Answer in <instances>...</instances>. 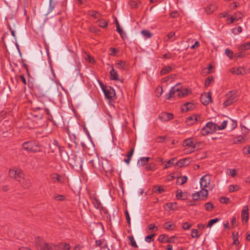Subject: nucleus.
<instances>
[{"label": "nucleus", "mask_w": 250, "mask_h": 250, "mask_svg": "<svg viewBox=\"0 0 250 250\" xmlns=\"http://www.w3.org/2000/svg\"><path fill=\"white\" fill-rule=\"evenodd\" d=\"M35 246L37 250H69L70 246L68 243H61L58 245L48 243L38 237L35 240Z\"/></svg>", "instance_id": "obj_1"}, {"label": "nucleus", "mask_w": 250, "mask_h": 250, "mask_svg": "<svg viewBox=\"0 0 250 250\" xmlns=\"http://www.w3.org/2000/svg\"><path fill=\"white\" fill-rule=\"evenodd\" d=\"M188 90L185 88H179L178 85L174 86L170 90L167 99H170L172 97L183 98L188 95Z\"/></svg>", "instance_id": "obj_2"}, {"label": "nucleus", "mask_w": 250, "mask_h": 250, "mask_svg": "<svg viewBox=\"0 0 250 250\" xmlns=\"http://www.w3.org/2000/svg\"><path fill=\"white\" fill-rule=\"evenodd\" d=\"M226 100L223 103V107H226L238 100V92L236 91H230L226 95Z\"/></svg>", "instance_id": "obj_3"}, {"label": "nucleus", "mask_w": 250, "mask_h": 250, "mask_svg": "<svg viewBox=\"0 0 250 250\" xmlns=\"http://www.w3.org/2000/svg\"><path fill=\"white\" fill-rule=\"evenodd\" d=\"M23 149L28 151L38 152L41 150V146L34 141H27L22 144Z\"/></svg>", "instance_id": "obj_4"}, {"label": "nucleus", "mask_w": 250, "mask_h": 250, "mask_svg": "<svg viewBox=\"0 0 250 250\" xmlns=\"http://www.w3.org/2000/svg\"><path fill=\"white\" fill-rule=\"evenodd\" d=\"M217 130H218L217 125L211 122H209L202 128L201 133L203 135H206L208 134H211Z\"/></svg>", "instance_id": "obj_5"}, {"label": "nucleus", "mask_w": 250, "mask_h": 250, "mask_svg": "<svg viewBox=\"0 0 250 250\" xmlns=\"http://www.w3.org/2000/svg\"><path fill=\"white\" fill-rule=\"evenodd\" d=\"M101 86L106 98L111 102L113 97L115 96L114 90L111 87H106L103 83L101 84Z\"/></svg>", "instance_id": "obj_6"}, {"label": "nucleus", "mask_w": 250, "mask_h": 250, "mask_svg": "<svg viewBox=\"0 0 250 250\" xmlns=\"http://www.w3.org/2000/svg\"><path fill=\"white\" fill-rule=\"evenodd\" d=\"M54 145L59 150L60 156L62 158V160L63 161H67L69 160V156L67 152L64 150L63 147H62L59 146V144L57 141H54Z\"/></svg>", "instance_id": "obj_7"}, {"label": "nucleus", "mask_w": 250, "mask_h": 250, "mask_svg": "<svg viewBox=\"0 0 250 250\" xmlns=\"http://www.w3.org/2000/svg\"><path fill=\"white\" fill-rule=\"evenodd\" d=\"M210 177L209 175L203 176L200 179L201 188H208L210 185Z\"/></svg>", "instance_id": "obj_8"}, {"label": "nucleus", "mask_w": 250, "mask_h": 250, "mask_svg": "<svg viewBox=\"0 0 250 250\" xmlns=\"http://www.w3.org/2000/svg\"><path fill=\"white\" fill-rule=\"evenodd\" d=\"M200 145V143L196 142L194 143L191 140V138H188L185 140L183 142V146L184 147L189 146L192 149H195L199 147Z\"/></svg>", "instance_id": "obj_9"}, {"label": "nucleus", "mask_w": 250, "mask_h": 250, "mask_svg": "<svg viewBox=\"0 0 250 250\" xmlns=\"http://www.w3.org/2000/svg\"><path fill=\"white\" fill-rule=\"evenodd\" d=\"M176 237L174 236L168 237L167 235L161 234L158 238V241L161 243H175L174 239Z\"/></svg>", "instance_id": "obj_10"}, {"label": "nucleus", "mask_w": 250, "mask_h": 250, "mask_svg": "<svg viewBox=\"0 0 250 250\" xmlns=\"http://www.w3.org/2000/svg\"><path fill=\"white\" fill-rule=\"evenodd\" d=\"M200 100L204 105H208L211 102V96L209 92L202 94L200 97Z\"/></svg>", "instance_id": "obj_11"}, {"label": "nucleus", "mask_w": 250, "mask_h": 250, "mask_svg": "<svg viewBox=\"0 0 250 250\" xmlns=\"http://www.w3.org/2000/svg\"><path fill=\"white\" fill-rule=\"evenodd\" d=\"M173 117V115L172 114L167 112H163L161 113L159 118L161 120L162 122H167L171 119H172Z\"/></svg>", "instance_id": "obj_12"}, {"label": "nucleus", "mask_w": 250, "mask_h": 250, "mask_svg": "<svg viewBox=\"0 0 250 250\" xmlns=\"http://www.w3.org/2000/svg\"><path fill=\"white\" fill-rule=\"evenodd\" d=\"M200 116L198 115H192L188 116L186 119V123L188 125H191L197 122Z\"/></svg>", "instance_id": "obj_13"}, {"label": "nucleus", "mask_w": 250, "mask_h": 250, "mask_svg": "<svg viewBox=\"0 0 250 250\" xmlns=\"http://www.w3.org/2000/svg\"><path fill=\"white\" fill-rule=\"evenodd\" d=\"M248 206H245L243 208L241 213V217L243 222H247L249 220Z\"/></svg>", "instance_id": "obj_14"}, {"label": "nucleus", "mask_w": 250, "mask_h": 250, "mask_svg": "<svg viewBox=\"0 0 250 250\" xmlns=\"http://www.w3.org/2000/svg\"><path fill=\"white\" fill-rule=\"evenodd\" d=\"M51 179L54 182H59L62 183L63 180L62 176L57 173H52L50 175Z\"/></svg>", "instance_id": "obj_15"}, {"label": "nucleus", "mask_w": 250, "mask_h": 250, "mask_svg": "<svg viewBox=\"0 0 250 250\" xmlns=\"http://www.w3.org/2000/svg\"><path fill=\"white\" fill-rule=\"evenodd\" d=\"M150 159L149 157H141L137 162V165L139 167L146 166Z\"/></svg>", "instance_id": "obj_16"}, {"label": "nucleus", "mask_w": 250, "mask_h": 250, "mask_svg": "<svg viewBox=\"0 0 250 250\" xmlns=\"http://www.w3.org/2000/svg\"><path fill=\"white\" fill-rule=\"evenodd\" d=\"M165 191V189L162 186H155L152 188V191L156 194H161Z\"/></svg>", "instance_id": "obj_17"}, {"label": "nucleus", "mask_w": 250, "mask_h": 250, "mask_svg": "<svg viewBox=\"0 0 250 250\" xmlns=\"http://www.w3.org/2000/svg\"><path fill=\"white\" fill-rule=\"evenodd\" d=\"M24 174L21 169L16 168V173L15 174V179L17 181H20V179L23 178Z\"/></svg>", "instance_id": "obj_18"}, {"label": "nucleus", "mask_w": 250, "mask_h": 250, "mask_svg": "<svg viewBox=\"0 0 250 250\" xmlns=\"http://www.w3.org/2000/svg\"><path fill=\"white\" fill-rule=\"evenodd\" d=\"M110 79L112 80H119L118 74L117 72L112 67V69L110 71Z\"/></svg>", "instance_id": "obj_19"}, {"label": "nucleus", "mask_w": 250, "mask_h": 250, "mask_svg": "<svg viewBox=\"0 0 250 250\" xmlns=\"http://www.w3.org/2000/svg\"><path fill=\"white\" fill-rule=\"evenodd\" d=\"M87 14L94 19H98L102 16L99 12L92 10H89L87 12Z\"/></svg>", "instance_id": "obj_20"}, {"label": "nucleus", "mask_w": 250, "mask_h": 250, "mask_svg": "<svg viewBox=\"0 0 250 250\" xmlns=\"http://www.w3.org/2000/svg\"><path fill=\"white\" fill-rule=\"evenodd\" d=\"M188 177L186 176L178 177L176 179V183L178 185H182L187 181Z\"/></svg>", "instance_id": "obj_21"}, {"label": "nucleus", "mask_w": 250, "mask_h": 250, "mask_svg": "<svg viewBox=\"0 0 250 250\" xmlns=\"http://www.w3.org/2000/svg\"><path fill=\"white\" fill-rule=\"evenodd\" d=\"M22 179H23V181L21 185L23 188H27L31 187V183L29 179L25 178L24 176Z\"/></svg>", "instance_id": "obj_22"}, {"label": "nucleus", "mask_w": 250, "mask_h": 250, "mask_svg": "<svg viewBox=\"0 0 250 250\" xmlns=\"http://www.w3.org/2000/svg\"><path fill=\"white\" fill-rule=\"evenodd\" d=\"M92 203L95 208L97 209H100L102 208L100 201L96 197H94L92 199Z\"/></svg>", "instance_id": "obj_23"}, {"label": "nucleus", "mask_w": 250, "mask_h": 250, "mask_svg": "<svg viewBox=\"0 0 250 250\" xmlns=\"http://www.w3.org/2000/svg\"><path fill=\"white\" fill-rule=\"evenodd\" d=\"M194 107H195L194 104H193L192 103H187L184 105L183 110H184L185 108L186 111H189V110H191L193 109L194 108Z\"/></svg>", "instance_id": "obj_24"}, {"label": "nucleus", "mask_w": 250, "mask_h": 250, "mask_svg": "<svg viewBox=\"0 0 250 250\" xmlns=\"http://www.w3.org/2000/svg\"><path fill=\"white\" fill-rule=\"evenodd\" d=\"M217 8V6L214 4H211L206 8V12L209 14L213 12Z\"/></svg>", "instance_id": "obj_25"}, {"label": "nucleus", "mask_w": 250, "mask_h": 250, "mask_svg": "<svg viewBox=\"0 0 250 250\" xmlns=\"http://www.w3.org/2000/svg\"><path fill=\"white\" fill-rule=\"evenodd\" d=\"M97 22L98 23V25L103 28H106L108 25L107 21L103 19L98 20Z\"/></svg>", "instance_id": "obj_26"}, {"label": "nucleus", "mask_w": 250, "mask_h": 250, "mask_svg": "<svg viewBox=\"0 0 250 250\" xmlns=\"http://www.w3.org/2000/svg\"><path fill=\"white\" fill-rule=\"evenodd\" d=\"M202 190L199 191L200 196H201L202 199H206L208 196V191L205 188H201Z\"/></svg>", "instance_id": "obj_27"}, {"label": "nucleus", "mask_w": 250, "mask_h": 250, "mask_svg": "<svg viewBox=\"0 0 250 250\" xmlns=\"http://www.w3.org/2000/svg\"><path fill=\"white\" fill-rule=\"evenodd\" d=\"M244 71V68L242 67L239 68H233L231 70V73L236 75H240L242 74V71Z\"/></svg>", "instance_id": "obj_28"}, {"label": "nucleus", "mask_w": 250, "mask_h": 250, "mask_svg": "<svg viewBox=\"0 0 250 250\" xmlns=\"http://www.w3.org/2000/svg\"><path fill=\"white\" fill-rule=\"evenodd\" d=\"M243 17L242 14L240 12H237L233 14L232 16L235 21L241 20Z\"/></svg>", "instance_id": "obj_29"}, {"label": "nucleus", "mask_w": 250, "mask_h": 250, "mask_svg": "<svg viewBox=\"0 0 250 250\" xmlns=\"http://www.w3.org/2000/svg\"><path fill=\"white\" fill-rule=\"evenodd\" d=\"M238 233L237 232H233L232 233V238L233 240V244L237 245L239 244V241L238 239Z\"/></svg>", "instance_id": "obj_30"}, {"label": "nucleus", "mask_w": 250, "mask_h": 250, "mask_svg": "<svg viewBox=\"0 0 250 250\" xmlns=\"http://www.w3.org/2000/svg\"><path fill=\"white\" fill-rule=\"evenodd\" d=\"M141 34L146 38H150L152 36V34L147 30H142Z\"/></svg>", "instance_id": "obj_31"}, {"label": "nucleus", "mask_w": 250, "mask_h": 250, "mask_svg": "<svg viewBox=\"0 0 250 250\" xmlns=\"http://www.w3.org/2000/svg\"><path fill=\"white\" fill-rule=\"evenodd\" d=\"M244 139L243 136H239L233 139V143L234 144H239L244 142Z\"/></svg>", "instance_id": "obj_32"}, {"label": "nucleus", "mask_w": 250, "mask_h": 250, "mask_svg": "<svg viewBox=\"0 0 250 250\" xmlns=\"http://www.w3.org/2000/svg\"><path fill=\"white\" fill-rule=\"evenodd\" d=\"M206 210L211 211L214 208V206L211 202H208L205 204Z\"/></svg>", "instance_id": "obj_33"}, {"label": "nucleus", "mask_w": 250, "mask_h": 250, "mask_svg": "<svg viewBox=\"0 0 250 250\" xmlns=\"http://www.w3.org/2000/svg\"><path fill=\"white\" fill-rule=\"evenodd\" d=\"M164 228L167 230H173L175 229V226L174 224H170L169 222H166L164 225Z\"/></svg>", "instance_id": "obj_34"}, {"label": "nucleus", "mask_w": 250, "mask_h": 250, "mask_svg": "<svg viewBox=\"0 0 250 250\" xmlns=\"http://www.w3.org/2000/svg\"><path fill=\"white\" fill-rule=\"evenodd\" d=\"M125 62L123 61H119L117 62V63L116 64L117 67L119 69H124L125 65Z\"/></svg>", "instance_id": "obj_35"}, {"label": "nucleus", "mask_w": 250, "mask_h": 250, "mask_svg": "<svg viewBox=\"0 0 250 250\" xmlns=\"http://www.w3.org/2000/svg\"><path fill=\"white\" fill-rule=\"evenodd\" d=\"M175 159L172 158L168 160L164 166V168H167L171 167V165L174 164Z\"/></svg>", "instance_id": "obj_36"}, {"label": "nucleus", "mask_w": 250, "mask_h": 250, "mask_svg": "<svg viewBox=\"0 0 250 250\" xmlns=\"http://www.w3.org/2000/svg\"><path fill=\"white\" fill-rule=\"evenodd\" d=\"M171 70V67L170 66H167L162 69L160 72L161 75H165L170 72Z\"/></svg>", "instance_id": "obj_37"}, {"label": "nucleus", "mask_w": 250, "mask_h": 250, "mask_svg": "<svg viewBox=\"0 0 250 250\" xmlns=\"http://www.w3.org/2000/svg\"><path fill=\"white\" fill-rule=\"evenodd\" d=\"M242 27L240 26H239L237 27H235V28H233L231 30L232 32L235 35H237L238 33H241L242 32Z\"/></svg>", "instance_id": "obj_38"}, {"label": "nucleus", "mask_w": 250, "mask_h": 250, "mask_svg": "<svg viewBox=\"0 0 250 250\" xmlns=\"http://www.w3.org/2000/svg\"><path fill=\"white\" fill-rule=\"evenodd\" d=\"M225 54L230 59H232L233 58V53L229 49L227 48L225 50Z\"/></svg>", "instance_id": "obj_39"}, {"label": "nucleus", "mask_w": 250, "mask_h": 250, "mask_svg": "<svg viewBox=\"0 0 250 250\" xmlns=\"http://www.w3.org/2000/svg\"><path fill=\"white\" fill-rule=\"evenodd\" d=\"M128 239L129 240L130 242V245L134 247V248H137L138 247V246L134 240V238L133 237V236H129L128 237Z\"/></svg>", "instance_id": "obj_40"}, {"label": "nucleus", "mask_w": 250, "mask_h": 250, "mask_svg": "<svg viewBox=\"0 0 250 250\" xmlns=\"http://www.w3.org/2000/svg\"><path fill=\"white\" fill-rule=\"evenodd\" d=\"M167 205L168 207V208L172 210H175L177 209V208L176 207V203H169L167 204Z\"/></svg>", "instance_id": "obj_41"}, {"label": "nucleus", "mask_w": 250, "mask_h": 250, "mask_svg": "<svg viewBox=\"0 0 250 250\" xmlns=\"http://www.w3.org/2000/svg\"><path fill=\"white\" fill-rule=\"evenodd\" d=\"M219 219L214 218L212 220H210L208 223L207 227L208 228H210L212 226L213 224L218 222Z\"/></svg>", "instance_id": "obj_42"}, {"label": "nucleus", "mask_w": 250, "mask_h": 250, "mask_svg": "<svg viewBox=\"0 0 250 250\" xmlns=\"http://www.w3.org/2000/svg\"><path fill=\"white\" fill-rule=\"evenodd\" d=\"M198 231L197 229H192L191 230V236L193 238H198L199 237V235L198 234Z\"/></svg>", "instance_id": "obj_43"}, {"label": "nucleus", "mask_w": 250, "mask_h": 250, "mask_svg": "<svg viewBox=\"0 0 250 250\" xmlns=\"http://www.w3.org/2000/svg\"><path fill=\"white\" fill-rule=\"evenodd\" d=\"M213 78L212 76L208 77L205 81V86L208 87L210 83L213 81Z\"/></svg>", "instance_id": "obj_44"}, {"label": "nucleus", "mask_w": 250, "mask_h": 250, "mask_svg": "<svg viewBox=\"0 0 250 250\" xmlns=\"http://www.w3.org/2000/svg\"><path fill=\"white\" fill-rule=\"evenodd\" d=\"M163 92V88L161 86H158L156 89V95L157 97H160Z\"/></svg>", "instance_id": "obj_45"}, {"label": "nucleus", "mask_w": 250, "mask_h": 250, "mask_svg": "<svg viewBox=\"0 0 250 250\" xmlns=\"http://www.w3.org/2000/svg\"><path fill=\"white\" fill-rule=\"evenodd\" d=\"M16 173V168L10 169L9 171V175L12 178H15V174Z\"/></svg>", "instance_id": "obj_46"}, {"label": "nucleus", "mask_w": 250, "mask_h": 250, "mask_svg": "<svg viewBox=\"0 0 250 250\" xmlns=\"http://www.w3.org/2000/svg\"><path fill=\"white\" fill-rule=\"evenodd\" d=\"M184 162V160H183V159L180 160L176 163V164L174 166H176L179 168L183 167L185 166Z\"/></svg>", "instance_id": "obj_47"}, {"label": "nucleus", "mask_w": 250, "mask_h": 250, "mask_svg": "<svg viewBox=\"0 0 250 250\" xmlns=\"http://www.w3.org/2000/svg\"><path fill=\"white\" fill-rule=\"evenodd\" d=\"M145 169L146 171L154 170L155 169V165L153 164H150L145 167Z\"/></svg>", "instance_id": "obj_48"}, {"label": "nucleus", "mask_w": 250, "mask_h": 250, "mask_svg": "<svg viewBox=\"0 0 250 250\" xmlns=\"http://www.w3.org/2000/svg\"><path fill=\"white\" fill-rule=\"evenodd\" d=\"M227 125V121H224V122H223V123L221 124V125H217L218 130H222V129H224L226 127Z\"/></svg>", "instance_id": "obj_49"}, {"label": "nucleus", "mask_w": 250, "mask_h": 250, "mask_svg": "<svg viewBox=\"0 0 250 250\" xmlns=\"http://www.w3.org/2000/svg\"><path fill=\"white\" fill-rule=\"evenodd\" d=\"M125 213L127 223L128 225H130V218L128 210H125Z\"/></svg>", "instance_id": "obj_50"}, {"label": "nucleus", "mask_w": 250, "mask_h": 250, "mask_svg": "<svg viewBox=\"0 0 250 250\" xmlns=\"http://www.w3.org/2000/svg\"><path fill=\"white\" fill-rule=\"evenodd\" d=\"M155 235V234H152L151 235H148L146 236L145 238V240L146 242L149 243L151 241H153V239L152 238Z\"/></svg>", "instance_id": "obj_51"}, {"label": "nucleus", "mask_w": 250, "mask_h": 250, "mask_svg": "<svg viewBox=\"0 0 250 250\" xmlns=\"http://www.w3.org/2000/svg\"><path fill=\"white\" fill-rule=\"evenodd\" d=\"M238 189V187L237 186H233L230 185L229 187V190L230 192H233L234 191H237Z\"/></svg>", "instance_id": "obj_52"}, {"label": "nucleus", "mask_w": 250, "mask_h": 250, "mask_svg": "<svg viewBox=\"0 0 250 250\" xmlns=\"http://www.w3.org/2000/svg\"><path fill=\"white\" fill-rule=\"evenodd\" d=\"M191 196L194 200H197L200 198V192H197L196 193H193Z\"/></svg>", "instance_id": "obj_53"}, {"label": "nucleus", "mask_w": 250, "mask_h": 250, "mask_svg": "<svg viewBox=\"0 0 250 250\" xmlns=\"http://www.w3.org/2000/svg\"><path fill=\"white\" fill-rule=\"evenodd\" d=\"M241 48L242 49H244V50L250 49V42L243 44L241 46Z\"/></svg>", "instance_id": "obj_54"}, {"label": "nucleus", "mask_w": 250, "mask_h": 250, "mask_svg": "<svg viewBox=\"0 0 250 250\" xmlns=\"http://www.w3.org/2000/svg\"><path fill=\"white\" fill-rule=\"evenodd\" d=\"M175 35V33L174 32H169L166 38H165L164 40L166 42H167L169 39H171L172 37H173Z\"/></svg>", "instance_id": "obj_55"}, {"label": "nucleus", "mask_w": 250, "mask_h": 250, "mask_svg": "<svg viewBox=\"0 0 250 250\" xmlns=\"http://www.w3.org/2000/svg\"><path fill=\"white\" fill-rule=\"evenodd\" d=\"M229 199L224 197H222L220 199V202L224 204H228L229 202Z\"/></svg>", "instance_id": "obj_56"}, {"label": "nucleus", "mask_w": 250, "mask_h": 250, "mask_svg": "<svg viewBox=\"0 0 250 250\" xmlns=\"http://www.w3.org/2000/svg\"><path fill=\"white\" fill-rule=\"evenodd\" d=\"M54 198L58 201H63L65 199V197L62 195H57L54 197Z\"/></svg>", "instance_id": "obj_57"}, {"label": "nucleus", "mask_w": 250, "mask_h": 250, "mask_svg": "<svg viewBox=\"0 0 250 250\" xmlns=\"http://www.w3.org/2000/svg\"><path fill=\"white\" fill-rule=\"evenodd\" d=\"M116 27H117V31L119 32V33L122 35V33L123 32V30L122 29L120 28V24L118 21L116 20Z\"/></svg>", "instance_id": "obj_58"}, {"label": "nucleus", "mask_w": 250, "mask_h": 250, "mask_svg": "<svg viewBox=\"0 0 250 250\" xmlns=\"http://www.w3.org/2000/svg\"><path fill=\"white\" fill-rule=\"evenodd\" d=\"M183 228L185 230L189 229L190 227H191V225L189 224L188 223L186 222L183 224L182 225Z\"/></svg>", "instance_id": "obj_59"}, {"label": "nucleus", "mask_w": 250, "mask_h": 250, "mask_svg": "<svg viewBox=\"0 0 250 250\" xmlns=\"http://www.w3.org/2000/svg\"><path fill=\"white\" fill-rule=\"evenodd\" d=\"M165 136H158L156 138V142H158V143H161V142H163L165 140Z\"/></svg>", "instance_id": "obj_60"}, {"label": "nucleus", "mask_w": 250, "mask_h": 250, "mask_svg": "<svg viewBox=\"0 0 250 250\" xmlns=\"http://www.w3.org/2000/svg\"><path fill=\"white\" fill-rule=\"evenodd\" d=\"M84 250V247L83 246H81L80 245H78L76 246L74 248L73 250Z\"/></svg>", "instance_id": "obj_61"}, {"label": "nucleus", "mask_w": 250, "mask_h": 250, "mask_svg": "<svg viewBox=\"0 0 250 250\" xmlns=\"http://www.w3.org/2000/svg\"><path fill=\"white\" fill-rule=\"evenodd\" d=\"M148 229L149 230H153L155 229H156V231L157 230V227H156L154 224H149L148 226Z\"/></svg>", "instance_id": "obj_62"}, {"label": "nucleus", "mask_w": 250, "mask_h": 250, "mask_svg": "<svg viewBox=\"0 0 250 250\" xmlns=\"http://www.w3.org/2000/svg\"><path fill=\"white\" fill-rule=\"evenodd\" d=\"M229 174L232 177H234L236 174V170L234 169H229Z\"/></svg>", "instance_id": "obj_63"}, {"label": "nucleus", "mask_w": 250, "mask_h": 250, "mask_svg": "<svg viewBox=\"0 0 250 250\" xmlns=\"http://www.w3.org/2000/svg\"><path fill=\"white\" fill-rule=\"evenodd\" d=\"M109 50L110 51V54L111 55H115L117 52L116 49L113 47H110Z\"/></svg>", "instance_id": "obj_64"}]
</instances>
